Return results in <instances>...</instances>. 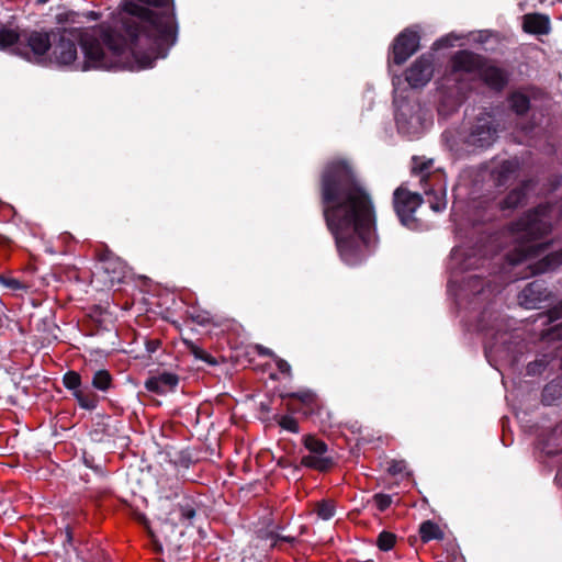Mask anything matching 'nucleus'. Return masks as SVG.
Segmentation results:
<instances>
[{
	"label": "nucleus",
	"mask_w": 562,
	"mask_h": 562,
	"mask_svg": "<svg viewBox=\"0 0 562 562\" xmlns=\"http://www.w3.org/2000/svg\"><path fill=\"white\" fill-rule=\"evenodd\" d=\"M318 194L323 217L339 257L348 266L361 263L376 232L371 193L347 160L334 159L321 172Z\"/></svg>",
	"instance_id": "obj_1"
},
{
	"label": "nucleus",
	"mask_w": 562,
	"mask_h": 562,
	"mask_svg": "<svg viewBox=\"0 0 562 562\" xmlns=\"http://www.w3.org/2000/svg\"><path fill=\"white\" fill-rule=\"evenodd\" d=\"M121 14L115 27L103 33L102 43L93 34L77 29H57L52 35L50 60L58 66H69L77 59V44L85 60L77 69L140 70L151 68L158 58H165L175 43L168 41L154 47L149 41H132L121 32Z\"/></svg>",
	"instance_id": "obj_2"
},
{
	"label": "nucleus",
	"mask_w": 562,
	"mask_h": 562,
	"mask_svg": "<svg viewBox=\"0 0 562 562\" xmlns=\"http://www.w3.org/2000/svg\"><path fill=\"white\" fill-rule=\"evenodd\" d=\"M121 32L132 41L145 38L154 47L176 43L178 24L173 0H125L120 5Z\"/></svg>",
	"instance_id": "obj_3"
},
{
	"label": "nucleus",
	"mask_w": 562,
	"mask_h": 562,
	"mask_svg": "<svg viewBox=\"0 0 562 562\" xmlns=\"http://www.w3.org/2000/svg\"><path fill=\"white\" fill-rule=\"evenodd\" d=\"M557 201L540 202L525 211L510 225L521 258H535L552 246V240L539 241L549 236L558 222L554 216Z\"/></svg>",
	"instance_id": "obj_4"
},
{
	"label": "nucleus",
	"mask_w": 562,
	"mask_h": 562,
	"mask_svg": "<svg viewBox=\"0 0 562 562\" xmlns=\"http://www.w3.org/2000/svg\"><path fill=\"white\" fill-rule=\"evenodd\" d=\"M412 175L419 177L420 184L427 195V202L435 212H442L447 207V193L443 173L432 171L434 160L414 156L412 159Z\"/></svg>",
	"instance_id": "obj_5"
},
{
	"label": "nucleus",
	"mask_w": 562,
	"mask_h": 562,
	"mask_svg": "<svg viewBox=\"0 0 562 562\" xmlns=\"http://www.w3.org/2000/svg\"><path fill=\"white\" fill-rule=\"evenodd\" d=\"M50 31H37L22 29L20 46L15 47V55L37 65H44L47 61V54L52 47Z\"/></svg>",
	"instance_id": "obj_6"
},
{
	"label": "nucleus",
	"mask_w": 562,
	"mask_h": 562,
	"mask_svg": "<svg viewBox=\"0 0 562 562\" xmlns=\"http://www.w3.org/2000/svg\"><path fill=\"white\" fill-rule=\"evenodd\" d=\"M165 498L175 502L169 512L170 520L184 527L193 525V519L201 507V502L196 496L184 493L179 485H176L170 488Z\"/></svg>",
	"instance_id": "obj_7"
},
{
	"label": "nucleus",
	"mask_w": 562,
	"mask_h": 562,
	"mask_svg": "<svg viewBox=\"0 0 562 562\" xmlns=\"http://www.w3.org/2000/svg\"><path fill=\"white\" fill-rule=\"evenodd\" d=\"M423 201V196L419 193L409 191L404 184L395 189L393 193V206L403 226L409 229H416L418 227L419 224L415 212L422 205Z\"/></svg>",
	"instance_id": "obj_8"
},
{
	"label": "nucleus",
	"mask_w": 562,
	"mask_h": 562,
	"mask_svg": "<svg viewBox=\"0 0 562 562\" xmlns=\"http://www.w3.org/2000/svg\"><path fill=\"white\" fill-rule=\"evenodd\" d=\"M281 398L286 401V408L291 413H300L306 418L314 420L322 415L324 409L323 402L311 390H301L297 392L282 393Z\"/></svg>",
	"instance_id": "obj_9"
},
{
	"label": "nucleus",
	"mask_w": 562,
	"mask_h": 562,
	"mask_svg": "<svg viewBox=\"0 0 562 562\" xmlns=\"http://www.w3.org/2000/svg\"><path fill=\"white\" fill-rule=\"evenodd\" d=\"M303 445L310 451V454L303 456L301 465L319 472H327L335 465V460L328 456L327 443L314 435L303 437Z\"/></svg>",
	"instance_id": "obj_10"
},
{
	"label": "nucleus",
	"mask_w": 562,
	"mask_h": 562,
	"mask_svg": "<svg viewBox=\"0 0 562 562\" xmlns=\"http://www.w3.org/2000/svg\"><path fill=\"white\" fill-rule=\"evenodd\" d=\"M420 36L412 29L403 30L393 41L389 55V64L403 65L419 49Z\"/></svg>",
	"instance_id": "obj_11"
},
{
	"label": "nucleus",
	"mask_w": 562,
	"mask_h": 562,
	"mask_svg": "<svg viewBox=\"0 0 562 562\" xmlns=\"http://www.w3.org/2000/svg\"><path fill=\"white\" fill-rule=\"evenodd\" d=\"M63 385L71 392L80 408L94 411L100 402L99 395L90 391L87 386L82 387V378L79 372L69 370L63 375Z\"/></svg>",
	"instance_id": "obj_12"
},
{
	"label": "nucleus",
	"mask_w": 562,
	"mask_h": 562,
	"mask_svg": "<svg viewBox=\"0 0 562 562\" xmlns=\"http://www.w3.org/2000/svg\"><path fill=\"white\" fill-rule=\"evenodd\" d=\"M497 137V130L490 115H480L470 127L464 143L474 148H487Z\"/></svg>",
	"instance_id": "obj_13"
},
{
	"label": "nucleus",
	"mask_w": 562,
	"mask_h": 562,
	"mask_svg": "<svg viewBox=\"0 0 562 562\" xmlns=\"http://www.w3.org/2000/svg\"><path fill=\"white\" fill-rule=\"evenodd\" d=\"M94 257L101 268L109 276V282L114 285L123 281L125 277V263L104 244L94 249Z\"/></svg>",
	"instance_id": "obj_14"
},
{
	"label": "nucleus",
	"mask_w": 562,
	"mask_h": 562,
	"mask_svg": "<svg viewBox=\"0 0 562 562\" xmlns=\"http://www.w3.org/2000/svg\"><path fill=\"white\" fill-rule=\"evenodd\" d=\"M485 56L469 49L456 52L450 59L451 74L458 78L461 74L479 76L485 66Z\"/></svg>",
	"instance_id": "obj_15"
},
{
	"label": "nucleus",
	"mask_w": 562,
	"mask_h": 562,
	"mask_svg": "<svg viewBox=\"0 0 562 562\" xmlns=\"http://www.w3.org/2000/svg\"><path fill=\"white\" fill-rule=\"evenodd\" d=\"M434 75V56L423 54L405 71V79L412 88L426 86Z\"/></svg>",
	"instance_id": "obj_16"
},
{
	"label": "nucleus",
	"mask_w": 562,
	"mask_h": 562,
	"mask_svg": "<svg viewBox=\"0 0 562 562\" xmlns=\"http://www.w3.org/2000/svg\"><path fill=\"white\" fill-rule=\"evenodd\" d=\"M477 78L492 91L502 92L509 82V72L497 66L494 60L485 58Z\"/></svg>",
	"instance_id": "obj_17"
},
{
	"label": "nucleus",
	"mask_w": 562,
	"mask_h": 562,
	"mask_svg": "<svg viewBox=\"0 0 562 562\" xmlns=\"http://www.w3.org/2000/svg\"><path fill=\"white\" fill-rule=\"evenodd\" d=\"M535 186L533 179H524L518 186L509 190L506 195L498 201V207L502 212L512 213L527 203L528 194Z\"/></svg>",
	"instance_id": "obj_18"
},
{
	"label": "nucleus",
	"mask_w": 562,
	"mask_h": 562,
	"mask_svg": "<svg viewBox=\"0 0 562 562\" xmlns=\"http://www.w3.org/2000/svg\"><path fill=\"white\" fill-rule=\"evenodd\" d=\"M550 295L544 281L535 280L529 282L519 293L518 299L526 308H537L539 304L547 301Z\"/></svg>",
	"instance_id": "obj_19"
},
{
	"label": "nucleus",
	"mask_w": 562,
	"mask_h": 562,
	"mask_svg": "<svg viewBox=\"0 0 562 562\" xmlns=\"http://www.w3.org/2000/svg\"><path fill=\"white\" fill-rule=\"evenodd\" d=\"M179 375L172 372H160L157 375L146 379L144 386L148 392L157 395H164L172 392L179 384Z\"/></svg>",
	"instance_id": "obj_20"
},
{
	"label": "nucleus",
	"mask_w": 562,
	"mask_h": 562,
	"mask_svg": "<svg viewBox=\"0 0 562 562\" xmlns=\"http://www.w3.org/2000/svg\"><path fill=\"white\" fill-rule=\"evenodd\" d=\"M524 32L532 35H548L551 32L550 18L543 13H527L522 18Z\"/></svg>",
	"instance_id": "obj_21"
},
{
	"label": "nucleus",
	"mask_w": 562,
	"mask_h": 562,
	"mask_svg": "<svg viewBox=\"0 0 562 562\" xmlns=\"http://www.w3.org/2000/svg\"><path fill=\"white\" fill-rule=\"evenodd\" d=\"M519 165L516 160H504L492 171L496 187H505L517 173Z\"/></svg>",
	"instance_id": "obj_22"
},
{
	"label": "nucleus",
	"mask_w": 562,
	"mask_h": 562,
	"mask_svg": "<svg viewBox=\"0 0 562 562\" xmlns=\"http://www.w3.org/2000/svg\"><path fill=\"white\" fill-rule=\"evenodd\" d=\"M562 266V248L552 252H549L543 258L538 260L532 266V272L535 274L546 273L548 271H553Z\"/></svg>",
	"instance_id": "obj_23"
},
{
	"label": "nucleus",
	"mask_w": 562,
	"mask_h": 562,
	"mask_svg": "<svg viewBox=\"0 0 562 562\" xmlns=\"http://www.w3.org/2000/svg\"><path fill=\"white\" fill-rule=\"evenodd\" d=\"M22 30L1 27L0 29V50H8L15 55V47L20 46Z\"/></svg>",
	"instance_id": "obj_24"
},
{
	"label": "nucleus",
	"mask_w": 562,
	"mask_h": 562,
	"mask_svg": "<svg viewBox=\"0 0 562 562\" xmlns=\"http://www.w3.org/2000/svg\"><path fill=\"white\" fill-rule=\"evenodd\" d=\"M508 103L510 110L517 116H525L531 106L530 98L520 91L512 92L508 97Z\"/></svg>",
	"instance_id": "obj_25"
},
{
	"label": "nucleus",
	"mask_w": 562,
	"mask_h": 562,
	"mask_svg": "<svg viewBox=\"0 0 562 562\" xmlns=\"http://www.w3.org/2000/svg\"><path fill=\"white\" fill-rule=\"evenodd\" d=\"M183 342L189 353L192 355L195 360L203 362L206 367H215L220 363L213 355L198 346L192 340L184 339Z\"/></svg>",
	"instance_id": "obj_26"
},
{
	"label": "nucleus",
	"mask_w": 562,
	"mask_h": 562,
	"mask_svg": "<svg viewBox=\"0 0 562 562\" xmlns=\"http://www.w3.org/2000/svg\"><path fill=\"white\" fill-rule=\"evenodd\" d=\"M420 540L427 543L431 540H442L445 538L443 531L432 520H425L419 526Z\"/></svg>",
	"instance_id": "obj_27"
},
{
	"label": "nucleus",
	"mask_w": 562,
	"mask_h": 562,
	"mask_svg": "<svg viewBox=\"0 0 562 562\" xmlns=\"http://www.w3.org/2000/svg\"><path fill=\"white\" fill-rule=\"evenodd\" d=\"M91 385L94 390L106 393L114 386L113 376L108 370L99 369L92 375Z\"/></svg>",
	"instance_id": "obj_28"
},
{
	"label": "nucleus",
	"mask_w": 562,
	"mask_h": 562,
	"mask_svg": "<svg viewBox=\"0 0 562 562\" xmlns=\"http://www.w3.org/2000/svg\"><path fill=\"white\" fill-rule=\"evenodd\" d=\"M562 187V175L561 173H551L547 177L544 182L540 188L539 195L543 198H549L554 194Z\"/></svg>",
	"instance_id": "obj_29"
},
{
	"label": "nucleus",
	"mask_w": 562,
	"mask_h": 562,
	"mask_svg": "<svg viewBox=\"0 0 562 562\" xmlns=\"http://www.w3.org/2000/svg\"><path fill=\"white\" fill-rule=\"evenodd\" d=\"M314 512L323 520L331 519L336 514V504L333 499H321L315 503Z\"/></svg>",
	"instance_id": "obj_30"
},
{
	"label": "nucleus",
	"mask_w": 562,
	"mask_h": 562,
	"mask_svg": "<svg viewBox=\"0 0 562 562\" xmlns=\"http://www.w3.org/2000/svg\"><path fill=\"white\" fill-rule=\"evenodd\" d=\"M395 543H396V535L391 531H386V530L381 531L378 535V538L375 541V544L379 548V550L384 551V552L392 550L394 548Z\"/></svg>",
	"instance_id": "obj_31"
},
{
	"label": "nucleus",
	"mask_w": 562,
	"mask_h": 562,
	"mask_svg": "<svg viewBox=\"0 0 562 562\" xmlns=\"http://www.w3.org/2000/svg\"><path fill=\"white\" fill-rule=\"evenodd\" d=\"M273 419L277 424L284 430H288L293 434H297L300 431V426L297 420L291 415H274Z\"/></svg>",
	"instance_id": "obj_32"
},
{
	"label": "nucleus",
	"mask_w": 562,
	"mask_h": 562,
	"mask_svg": "<svg viewBox=\"0 0 562 562\" xmlns=\"http://www.w3.org/2000/svg\"><path fill=\"white\" fill-rule=\"evenodd\" d=\"M189 315L191 321L200 326H206L213 323V316L207 311L193 308Z\"/></svg>",
	"instance_id": "obj_33"
},
{
	"label": "nucleus",
	"mask_w": 562,
	"mask_h": 562,
	"mask_svg": "<svg viewBox=\"0 0 562 562\" xmlns=\"http://www.w3.org/2000/svg\"><path fill=\"white\" fill-rule=\"evenodd\" d=\"M112 495V491L109 487H95L88 491V498L100 505L102 501L106 499Z\"/></svg>",
	"instance_id": "obj_34"
},
{
	"label": "nucleus",
	"mask_w": 562,
	"mask_h": 562,
	"mask_svg": "<svg viewBox=\"0 0 562 562\" xmlns=\"http://www.w3.org/2000/svg\"><path fill=\"white\" fill-rule=\"evenodd\" d=\"M467 288L473 293V294H480L483 292L485 288V280L482 276L479 274H472L468 277L467 280Z\"/></svg>",
	"instance_id": "obj_35"
},
{
	"label": "nucleus",
	"mask_w": 562,
	"mask_h": 562,
	"mask_svg": "<svg viewBox=\"0 0 562 562\" xmlns=\"http://www.w3.org/2000/svg\"><path fill=\"white\" fill-rule=\"evenodd\" d=\"M372 502L376 506L378 510L385 512L393 503V498L389 494L376 493L372 496Z\"/></svg>",
	"instance_id": "obj_36"
},
{
	"label": "nucleus",
	"mask_w": 562,
	"mask_h": 562,
	"mask_svg": "<svg viewBox=\"0 0 562 562\" xmlns=\"http://www.w3.org/2000/svg\"><path fill=\"white\" fill-rule=\"evenodd\" d=\"M171 462L175 467L183 469H189L193 464L192 456L188 450L179 451Z\"/></svg>",
	"instance_id": "obj_37"
},
{
	"label": "nucleus",
	"mask_w": 562,
	"mask_h": 562,
	"mask_svg": "<svg viewBox=\"0 0 562 562\" xmlns=\"http://www.w3.org/2000/svg\"><path fill=\"white\" fill-rule=\"evenodd\" d=\"M0 283L13 291L25 290L26 285L15 278L5 277L0 274Z\"/></svg>",
	"instance_id": "obj_38"
},
{
	"label": "nucleus",
	"mask_w": 562,
	"mask_h": 562,
	"mask_svg": "<svg viewBox=\"0 0 562 562\" xmlns=\"http://www.w3.org/2000/svg\"><path fill=\"white\" fill-rule=\"evenodd\" d=\"M484 261L485 259L483 257H476L475 255H473V257L467 256L462 262V269H479L484 265Z\"/></svg>",
	"instance_id": "obj_39"
},
{
	"label": "nucleus",
	"mask_w": 562,
	"mask_h": 562,
	"mask_svg": "<svg viewBox=\"0 0 562 562\" xmlns=\"http://www.w3.org/2000/svg\"><path fill=\"white\" fill-rule=\"evenodd\" d=\"M269 538L273 541L272 547H278L280 542H288L293 544L296 542V538L292 536H281L274 532H270Z\"/></svg>",
	"instance_id": "obj_40"
},
{
	"label": "nucleus",
	"mask_w": 562,
	"mask_h": 562,
	"mask_svg": "<svg viewBox=\"0 0 562 562\" xmlns=\"http://www.w3.org/2000/svg\"><path fill=\"white\" fill-rule=\"evenodd\" d=\"M83 463L92 469L95 473L103 475L104 471L103 468L100 464H94V459L92 456H88L87 453L83 454Z\"/></svg>",
	"instance_id": "obj_41"
},
{
	"label": "nucleus",
	"mask_w": 562,
	"mask_h": 562,
	"mask_svg": "<svg viewBox=\"0 0 562 562\" xmlns=\"http://www.w3.org/2000/svg\"><path fill=\"white\" fill-rule=\"evenodd\" d=\"M405 468L406 465L404 461L392 460L387 468V471L389 473L396 475L401 474L405 470Z\"/></svg>",
	"instance_id": "obj_42"
},
{
	"label": "nucleus",
	"mask_w": 562,
	"mask_h": 562,
	"mask_svg": "<svg viewBox=\"0 0 562 562\" xmlns=\"http://www.w3.org/2000/svg\"><path fill=\"white\" fill-rule=\"evenodd\" d=\"M276 366L282 374L291 375V366L286 360L276 357Z\"/></svg>",
	"instance_id": "obj_43"
},
{
	"label": "nucleus",
	"mask_w": 562,
	"mask_h": 562,
	"mask_svg": "<svg viewBox=\"0 0 562 562\" xmlns=\"http://www.w3.org/2000/svg\"><path fill=\"white\" fill-rule=\"evenodd\" d=\"M161 346V340L158 338L146 339L145 347L149 355L156 352Z\"/></svg>",
	"instance_id": "obj_44"
},
{
	"label": "nucleus",
	"mask_w": 562,
	"mask_h": 562,
	"mask_svg": "<svg viewBox=\"0 0 562 562\" xmlns=\"http://www.w3.org/2000/svg\"><path fill=\"white\" fill-rule=\"evenodd\" d=\"M555 386L553 385H546L544 389H543V392H542V402L547 405H550L551 404V401L549 400V396L551 395V391L554 389Z\"/></svg>",
	"instance_id": "obj_45"
},
{
	"label": "nucleus",
	"mask_w": 562,
	"mask_h": 562,
	"mask_svg": "<svg viewBox=\"0 0 562 562\" xmlns=\"http://www.w3.org/2000/svg\"><path fill=\"white\" fill-rule=\"evenodd\" d=\"M550 318H562V310H559V303L549 311Z\"/></svg>",
	"instance_id": "obj_46"
},
{
	"label": "nucleus",
	"mask_w": 562,
	"mask_h": 562,
	"mask_svg": "<svg viewBox=\"0 0 562 562\" xmlns=\"http://www.w3.org/2000/svg\"><path fill=\"white\" fill-rule=\"evenodd\" d=\"M11 239L5 237V236H2L0 235V246H3V247H9L11 245Z\"/></svg>",
	"instance_id": "obj_47"
},
{
	"label": "nucleus",
	"mask_w": 562,
	"mask_h": 562,
	"mask_svg": "<svg viewBox=\"0 0 562 562\" xmlns=\"http://www.w3.org/2000/svg\"><path fill=\"white\" fill-rule=\"evenodd\" d=\"M449 45H451V44L449 43V41L447 38H440L439 41H437L435 43V46H437V47H446Z\"/></svg>",
	"instance_id": "obj_48"
},
{
	"label": "nucleus",
	"mask_w": 562,
	"mask_h": 562,
	"mask_svg": "<svg viewBox=\"0 0 562 562\" xmlns=\"http://www.w3.org/2000/svg\"><path fill=\"white\" fill-rule=\"evenodd\" d=\"M66 538H67L68 542L72 541V532L69 527H67V529H66Z\"/></svg>",
	"instance_id": "obj_49"
},
{
	"label": "nucleus",
	"mask_w": 562,
	"mask_h": 562,
	"mask_svg": "<svg viewBox=\"0 0 562 562\" xmlns=\"http://www.w3.org/2000/svg\"><path fill=\"white\" fill-rule=\"evenodd\" d=\"M261 353L263 355H269V356H274V353L272 351H270L269 349H266L265 351H262Z\"/></svg>",
	"instance_id": "obj_50"
},
{
	"label": "nucleus",
	"mask_w": 562,
	"mask_h": 562,
	"mask_svg": "<svg viewBox=\"0 0 562 562\" xmlns=\"http://www.w3.org/2000/svg\"><path fill=\"white\" fill-rule=\"evenodd\" d=\"M486 312L484 311L481 315V321L483 322L485 319Z\"/></svg>",
	"instance_id": "obj_51"
},
{
	"label": "nucleus",
	"mask_w": 562,
	"mask_h": 562,
	"mask_svg": "<svg viewBox=\"0 0 562 562\" xmlns=\"http://www.w3.org/2000/svg\"><path fill=\"white\" fill-rule=\"evenodd\" d=\"M278 464H279V465H281V467H283V465H284V462H282V460H279V461H278Z\"/></svg>",
	"instance_id": "obj_52"
},
{
	"label": "nucleus",
	"mask_w": 562,
	"mask_h": 562,
	"mask_svg": "<svg viewBox=\"0 0 562 562\" xmlns=\"http://www.w3.org/2000/svg\"><path fill=\"white\" fill-rule=\"evenodd\" d=\"M559 310H562V300L559 302Z\"/></svg>",
	"instance_id": "obj_53"
}]
</instances>
